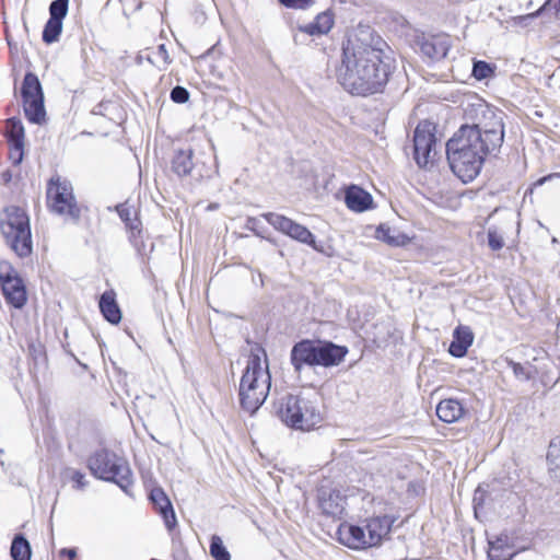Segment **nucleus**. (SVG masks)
I'll use <instances>...</instances> for the list:
<instances>
[{"label":"nucleus","instance_id":"obj_6","mask_svg":"<svg viewBox=\"0 0 560 560\" xmlns=\"http://www.w3.org/2000/svg\"><path fill=\"white\" fill-rule=\"evenodd\" d=\"M0 230L5 244L21 258L27 257L33 252L30 218L20 207L10 206L4 209V215L0 218Z\"/></svg>","mask_w":560,"mask_h":560},{"label":"nucleus","instance_id":"obj_16","mask_svg":"<svg viewBox=\"0 0 560 560\" xmlns=\"http://www.w3.org/2000/svg\"><path fill=\"white\" fill-rule=\"evenodd\" d=\"M338 540L348 548L361 550L371 548L363 525L342 523L337 528Z\"/></svg>","mask_w":560,"mask_h":560},{"label":"nucleus","instance_id":"obj_36","mask_svg":"<svg viewBox=\"0 0 560 560\" xmlns=\"http://www.w3.org/2000/svg\"><path fill=\"white\" fill-rule=\"evenodd\" d=\"M9 145V160L14 166H19L24 159V145L25 144H15L8 143Z\"/></svg>","mask_w":560,"mask_h":560},{"label":"nucleus","instance_id":"obj_5","mask_svg":"<svg viewBox=\"0 0 560 560\" xmlns=\"http://www.w3.org/2000/svg\"><path fill=\"white\" fill-rule=\"evenodd\" d=\"M86 465L96 479L113 482L130 495L129 489L133 485L132 471L124 457L103 447L89 456Z\"/></svg>","mask_w":560,"mask_h":560},{"label":"nucleus","instance_id":"obj_33","mask_svg":"<svg viewBox=\"0 0 560 560\" xmlns=\"http://www.w3.org/2000/svg\"><path fill=\"white\" fill-rule=\"evenodd\" d=\"M69 10V0H54L50 2L48 11L49 18L63 22Z\"/></svg>","mask_w":560,"mask_h":560},{"label":"nucleus","instance_id":"obj_44","mask_svg":"<svg viewBox=\"0 0 560 560\" xmlns=\"http://www.w3.org/2000/svg\"><path fill=\"white\" fill-rule=\"evenodd\" d=\"M109 106H112L110 102H101L92 108L91 113L93 115L105 116Z\"/></svg>","mask_w":560,"mask_h":560},{"label":"nucleus","instance_id":"obj_25","mask_svg":"<svg viewBox=\"0 0 560 560\" xmlns=\"http://www.w3.org/2000/svg\"><path fill=\"white\" fill-rule=\"evenodd\" d=\"M194 151L192 149H179L174 152L171 161V170L178 177L190 175L194 168Z\"/></svg>","mask_w":560,"mask_h":560},{"label":"nucleus","instance_id":"obj_1","mask_svg":"<svg viewBox=\"0 0 560 560\" xmlns=\"http://www.w3.org/2000/svg\"><path fill=\"white\" fill-rule=\"evenodd\" d=\"M385 40L370 26L360 25L342 46L337 81L354 96L382 93L393 73V60L385 54Z\"/></svg>","mask_w":560,"mask_h":560},{"label":"nucleus","instance_id":"obj_34","mask_svg":"<svg viewBox=\"0 0 560 560\" xmlns=\"http://www.w3.org/2000/svg\"><path fill=\"white\" fill-rule=\"evenodd\" d=\"M487 238L489 247L497 252L504 247V240L495 226H490L487 231Z\"/></svg>","mask_w":560,"mask_h":560},{"label":"nucleus","instance_id":"obj_28","mask_svg":"<svg viewBox=\"0 0 560 560\" xmlns=\"http://www.w3.org/2000/svg\"><path fill=\"white\" fill-rule=\"evenodd\" d=\"M4 137L8 143L25 144V129L19 117L7 119Z\"/></svg>","mask_w":560,"mask_h":560},{"label":"nucleus","instance_id":"obj_23","mask_svg":"<svg viewBox=\"0 0 560 560\" xmlns=\"http://www.w3.org/2000/svg\"><path fill=\"white\" fill-rule=\"evenodd\" d=\"M334 24V13L330 10H326L318 13L313 22L299 26V30L311 36H320L327 34Z\"/></svg>","mask_w":560,"mask_h":560},{"label":"nucleus","instance_id":"obj_43","mask_svg":"<svg viewBox=\"0 0 560 560\" xmlns=\"http://www.w3.org/2000/svg\"><path fill=\"white\" fill-rule=\"evenodd\" d=\"M116 212L125 224H129L131 219V210L124 203H119L116 206Z\"/></svg>","mask_w":560,"mask_h":560},{"label":"nucleus","instance_id":"obj_35","mask_svg":"<svg viewBox=\"0 0 560 560\" xmlns=\"http://www.w3.org/2000/svg\"><path fill=\"white\" fill-rule=\"evenodd\" d=\"M508 365L513 370V374L516 378L521 381H529L532 378V371L528 368H525L518 362H514L511 359H505Z\"/></svg>","mask_w":560,"mask_h":560},{"label":"nucleus","instance_id":"obj_17","mask_svg":"<svg viewBox=\"0 0 560 560\" xmlns=\"http://www.w3.org/2000/svg\"><path fill=\"white\" fill-rule=\"evenodd\" d=\"M150 500L159 514L162 516L165 527L171 532L177 525L176 514L173 504L162 488H153L150 492Z\"/></svg>","mask_w":560,"mask_h":560},{"label":"nucleus","instance_id":"obj_50","mask_svg":"<svg viewBox=\"0 0 560 560\" xmlns=\"http://www.w3.org/2000/svg\"><path fill=\"white\" fill-rule=\"evenodd\" d=\"M4 178H8L7 180H9L11 178V175H4Z\"/></svg>","mask_w":560,"mask_h":560},{"label":"nucleus","instance_id":"obj_22","mask_svg":"<svg viewBox=\"0 0 560 560\" xmlns=\"http://www.w3.org/2000/svg\"><path fill=\"white\" fill-rule=\"evenodd\" d=\"M300 395L287 394L273 404L275 413L288 427L291 428L290 419H296Z\"/></svg>","mask_w":560,"mask_h":560},{"label":"nucleus","instance_id":"obj_3","mask_svg":"<svg viewBox=\"0 0 560 560\" xmlns=\"http://www.w3.org/2000/svg\"><path fill=\"white\" fill-rule=\"evenodd\" d=\"M348 352V347L330 340L305 338L295 342L291 348L290 362L296 373H301L304 368L328 369L340 365Z\"/></svg>","mask_w":560,"mask_h":560},{"label":"nucleus","instance_id":"obj_30","mask_svg":"<svg viewBox=\"0 0 560 560\" xmlns=\"http://www.w3.org/2000/svg\"><path fill=\"white\" fill-rule=\"evenodd\" d=\"M62 25L61 21L49 18L43 30V42L48 45L58 42L62 32Z\"/></svg>","mask_w":560,"mask_h":560},{"label":"nucleus","instance_id":"obj_40","mask_svg":"<svg viewBox=\"0 0 560 560\" xmlns=\"http://www.w3.org/2000/svg\"><path fill=\"white\" fill-rule=\"evenodd\" d=\"M547 460L548 464H555L556 462H560V438L558 441L552 440L549 444L547 452Z\"/></svg>","mask_w":560,"mask_h":560},{"label":"nucleus","instance_id":"obj_48","mask_svg":"<svg viewBox=\"0 0 560 560\" xmlns=\"http://www.w3.org/2000/svg\"><path fill=\"white\" fill-rule=\"evenodd\" d=\"M552 8L555 10L556 18L560 19V0H558Z\"/></svg>","mask_w":560,"mask_h":560},{"label":"nucleus","instance_id":"obj_13","mask_svg":"<svg viewBox=\"0 0 560 560\" xmlns=\"http://www.w3.org/2000/svg\"><path fill=\"white\" fill-rule=\"evenodd\" d=\"M396 518L392 515H374L363 521L366 537L372 547H378L389 536Z\"/></svg>","mask_w":560,"mask_h":560},{"label":"nucleus","instance_id":"obj_7","mask_svg":"<svg viewBox=\"0 0 560 560\" xmlns=\"http://www.w3.org/2000/svg\"><path fill=\"white\" fill-rule=\"evenodd\" d=\"M47 206L49 210L62 215L73 223L81 218V209L78 206L70 180L54 175L49 178L46 189Z\"/></svg>","mask_w":560,"mask_h":560},{"label":"nucleus","instance_id":"obj_21","mask_svg":"<svg viewBox=\"0 0 560 560\" xmlns=\"http://www.w3.org/2000/svg\"><path fill=\"white\" fill-rule=\"evenodd\" d=\"M100 312L103 317L110 324L117 325L121 320V311L116 301V292L110 289L104 291L98 300Z\"/></svg>","mask_w":560,"mask_h":560},{"label":"nucleus","instance_id":"obj_46","mask_svg":"<svg viewBox=\"0 0 560 560\" xmlns=\"http://www.w3.org/2000/svg\"><path fill=\"white\" fill-rule=\"evenodd\" d=\"M555 178H560V173H551V174H548L546 176H542L540 178H538L535 183H534V187H539V186H542L544 184H546L547 182H550Z\"/></svg>","mask_w":560,"mask_h":560},{"label":"nucleus","instance_id":"obj_24","mask_svg":"<svg viewBox=\"0 0 560 560\" xmlns=\"http://www.w3.org/2000/svg\"><path fill=\"white\" fill-rule=\"evenodd\" d=\"M465 413L462 402L454 398L443 399L436 406V416L445 423L458 421Z\"/></svg>","mask_w":560,"mask_h":560},{"label":"nucleus","instance_id":"obj_9","mask_svg":"<svg viewBox=\"0 0 560 560\" xmlns=\"http://www.w3.org/2000/svg\"><path fill=\"white\" fill-rule=\"evenodd\" d=\"M21 96L24 115L31 124L43 125L46 121L44 92L38 77L31 71L24 75Z\"/></svg>","mask_w":560,"mask_h":560},{"label":"nucleus","instance_id":"obj_12","mask_svg":"<svg viewBox=\"0 0 560 560\" xmlns=\"http://www.w3.org/2000/svg\"><path fill=\"white\" fill-rule=\"evenodd\" d=\"M412 141L416 163L419 167H427L436 145L435 125L429 120L420 121L413 131Z\"/></svg>","mask_w":560,"mask_h":560},{"label":"nucleus","instance_id":"obj_31","mask_svg":"<svg viewBox=\"0 0 560 560\" xmlns=\"http://www.w3.org/2000/svg\"><path fill=\"white\" fill-rule=\"evenodd\" d=\"M209 552L214 560H231L229 550L218 535L211 536Z\"/></svg>","mask_w":560,"mask_h":560},{"label":"nucleus","instance_id":"obj_29","mask_svg":"<svg viewBox=\"0 0 560 560\" xmlns=\"http://www.w3.org/2000/svg\"><path fill=\"white\" fill-rule=\"evenodd\" d=\"M143 56H139V61ZM144 59L153 66H156L160 70H165L166 67L172 62L165 44H160L158 48L144 56Z\"/></svg>","mask_w":560,"mask_h":560},{"label":"nucleus","instance_id":"obj_39","mask_svg":"<svg viewBox=\"0 0 560 560\" xmlns=\"http://www.w3.org/2000/svg\"><path fill=\"white\" fill-rule=\"evenodd\" d=\"M67 472L70 474V479L74 483L73 488L78 490H83L88 486L85 475L82 471L68 468Z\"/></svg>","mask_w":560,"mask_h":560},{"label":"nucleus","instance_id":"obj_37","mask_svg":"<svg viewBox=\"0 0 560 560\" xmlns=\"http://www.w3.org/2000/svg\"><path fill=\"white\" fill-rule=\"evenodd\" d=\"M170 98L176 104H185L189 100V92L186 88L176 85L171 90Z\"/></svg>","mask_w":560,"mask_h":560},{"label":"nucleus","instance_id":"obj_2","mask_svg":"<svg viewBox=\"0 0 560 560\" xmlns=\"http://www.w3.org/2000/svg\"><path fill=\"white\" fill-rule=\"evenodd\" d=\"M497 154L486 150L477 131H466L462 127L446 142V155L451 170L463 182L469 183L479 174L486 158Z\"/></svg>","mask_w":560,"mask_h":560},{"label":"nucleus","instance_id":"obj_42","mask_svg":"<svg viewBox=\"0 0 560 560\" xmlns=\"http://www.w3.org/2000/svg\"><path fill=\"white\" fill-rule=\"evenodd\" d=\"M550 3H551V0H547L537 11L533 12V13H529V14H526V15H521V16H517V20L520 21H526V20H533L535 18H538L539 15H541L544 12H546L547 10H549L550 8Z\"/></svg>","mask_w":560,"mask_h":560},{"label":"nucleus","instance_id":"obj_10","mask_svg":"<svg viewBox=\"0 0 560 560\" xmlns=\"http://www.w3.org/2000/svg\"><path fill=\"white\" fill-rule=\"evenodd\" d=\"M262 218L273 226L275 230L294 241L311 246L316 252L324 253L323 247L317 244L315 235L306 226L276 212L264 213Z\"/></svg>","mask_w":560,"mask_h":560},{"label":"nucleus","instance_id":"obj_15","mask_svg":"<svg viewBox=\"0 0 560 560\" xmlns=\"http://www.w3.org/2000/svg\"><path fill=\"white\" fill-rule=\"evenodd\" d=\"M322 420L320 412L315 401L300 396L296 419H290L291 428L295 430H312Z\"/></svg>","mask_w":560,"mask_h":560},{"label":"nucleus","instance_id":"obj_47","mask_svg":"<svg viewBox=\"0 0 560 560\" xmlns=\"http://www.w3.org/2000/svg\"><path fill=\"white\" fill-rule=\"evenodd\" d=\"M497 555L501 556L500 558L502 560H512L514 558V556L516 555L515 552H512L511 550L510 551H501V550H498L497 551Z\"/></svg>","mask_w":560,"mask_h":560},{"label":"nucleus","instance_id":"obj_4","mask_svg":"<svg viewBox=\"0 0 560 560\" xmlns=\"http://www.w3.org/2000/svg\"><path fill=\"white\" fill-rule=\"evenodd\" d=\"M271 388V374L267 359L252 354L240 381L238 397L242 409L254 415L266 401Z\"/></svg>","mask_w":560,"mask_h":560},{"label":"nucleus","instance_id":"obj_41","mask_svg":"<svg viewBox=\"0 0 560 560\" xmlns=\"http://www.w3.org/2000/svg\"><path fill=\"white\" fill-rule=\"evenodd\" d=\"M280 4L289 9H300L305 10L308 9L314 0H278Z\"/></svg>","mask_w":560,"mask_h":560},{"label":"nucleus","instance_id":"obj_20","mask_svg":"<svg viewBox=\"0 0 560 560\" xmlns=\"http://www.w3.org/2000/svg\"><path fill=\"white\" fill-rule=\"evenodd\" d=\"M474 342V332L468 326L459 325L453 331V339L448 347V353L454 358H463L467 354Z\"/></svg>","mask_w":560,"mask_h":560},{"label":"nucleus","instance_id":"obj_8","mask_svg":"<svg viewBox=\"0 0 560 560\" xmlns=\"http://www.w3.org/2000/svg\"><path fill=\"white\" fill-rule=\"evenodd\" d=\"M477 113L481 114L477 122L464 124L460 127L466 131H477L486 150L499 153L505 135L502 112H497L488 105H479Z\"/></svg>","mask_w":560,"mask_h":560},{"label":"nucleus","instance_id":"obj_32","mask_svg":"<svg viewBox=\"0 0 560 560\" xmlns=\"http://www.w3.org/2000/svg\"><path fill=\"white\" fill-rule=\"evenodd\" d=\"M494 66L483 60H475L472 63L471 75L478 80H485L494 74Z\"/></svg>","mask_w":560,"mask_h":560},{"label":"nucleus","instance_id":"obj_11","mask_svg":"<svg viewBox=\"0 0 560 560\" xmlns=\"http://www.w3.org/2000/svg\"><path fill=\"white\" fill-rule=\"evenodd\" d=\"M0 287L8 304L22 308L27 301L26 288L18 271L10 265H0Z\"/></svg>","mask_w":560,"mask_h":560},{"label":"nucleus","instance_id":"obj_45","mask_svg":"<svg viewBox=\"0 0 560 560\" xmlns=\"http://www.w3.org/2000/svg\"><path fill=\"white\" fill-rule=\"evenodd\" d=\"M77 556L75 548H62L59 551L60 560H74Z\"/></svg>","mask_w":560,"mask_h":560},{"label":"nucleus","instance_id":"obj_26","mask_svg":"<svg viewBox=\"0 0 560 560\" xmlns=\"http://www.w3.org/2000/svg\"><path fill=\"white\" fill-rule=\"evenodd\" d=\"M375 237L394 247H402L410 242V237L407 234L383 223L376 228Z\"/></svg>","mask_w":560,"mask_h":560},{"label":"nucleus","instance_id":"obj_18","mask_svg":"<svg viewBox=\"0 0 560 560\" xmlns=\"http://www.w3.org/2000/svg\"><path fill=\"white\" fill-rule=\"evenodd\" d=\"M345 202L354 212H364L373 208V197L358 185H350L345 191Z\"/></svg>","mask_w":560,"mask_h":560},{"label":"nucleus","instance_id":"obj_51","mask_svg":"<svg viewBox=\"0 0 560 560\" xmlns=\"http://www.w3.org/2000/svg\"><path fill=\"white\" fill-rule=\"evenodd\" d=\"M255 221L254 218H248V222Z\"/></svg>","mask_w":560,"mask_h":560},{"label":"nucleus","instance_id":"obj_14","mask_svg":"<svg viewBox=\"0 0 560 560\" xmlns=\"http://www.w3.org/2000/svg\"><path fill=\"white\" fill-rule=\"evenodd\" d=\"M416 45L419 47L423 56L432 61L444 59L451 48L450 40L443 35H424L417 36Z\"/></svg>","mask_w":560,"mask_h":560},{"label":"nucleus","instance_id":"obj_49","mask_svg":"<svg viewBox=\"0 0 560 560\" xmlns=\"http://www.w3.org/2000/svg\"><path fill=\"white\" fill-rule=\"evenodd\" d=\"M4 178H8L7 180H9L11 178V175H4Z\"/></svg>","mask_w":560,"mask_h":560},{"label":"nucleus","instance_id":"obj_38","mask_svg":"<svg viewBox=\"0 0 560 560\" xmlns=\"http://www.w3.org/2000/svg\"><path fill=\"white\" fill-rule=\"evenodd\" d=\"M126 226L131 232L130 238H131L135 247H137V249L140 252V244L138 242V235H140L142 232V230L140 228L141 222L137 218H131L129 221V224H126Z\"/></svg>","mask_w":560,"mask_h":560},{"label":"nucleus","instance_id":"obj_19","mask_svg":"<svg viewBox=\"0 0 560 560\" xmlns=\"http://www.w3.org/2000/svg\"><path fill=\"white\" fill-rule=\"evenodd\" d=\"M319 508L326 516L340 518L345 511V498L336 490H322L318 494Z\"/></svg>","mask_w":560,"mask_h":560},{"label":"nucleus","instance_id":"obj_27","mask_svg":"<svg viewBox=\"0 0 560 560\" xmlns=\"http://www.w3.org/2000/svg\"><path fill=\"white\" fill-rule=\"evenodd\" d=\"M10 556L12 560H31L32 547L24 534H15L11 547Z\"/></svg>","mask_w":560,"mask_h":560}]
</instances>
